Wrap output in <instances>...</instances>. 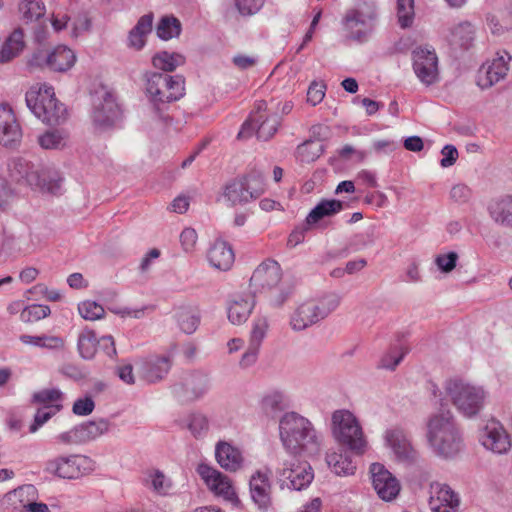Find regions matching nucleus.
Listing matches in <instances>:
<instances>
[{
  "label": "nucleus",
  "mask_w": 512,
  "mask_h": 512,
  "mask_svg": "<svg viewBox=\"0 0 512 512\" xmlns=\"http://www.w3.org/2000/svg\"><path fill=\"white\" fill-rule=\"evenodd\" d=\"M279 436L292 456H311L319 452L322 437L312 422L296 412L285 413L279 421Z\"/></svg>",
  "instance_id": "obj_1"
},
{
  "label": "nucleus",
  "mask_w": 512,
  "mask_h": 512,
  "mask_svg": "<svg viewBox=\"0 0 512 512\" xmlns=\"http://www.w3.org/2000/svg\"><path fill=\"white\" fill-rule=\"evenodd\" d=\"M426 439L432 452L444 459L454 458L463 447L462 436L450 411L437 412L428 417Z\"/></svg>",
  "instance_id": "obj_2"
},
{
  "label": "nucleus",
  "mask_w": 512,
  "mask_h": 512,
  "mask_svg": "<svg viewBox=\"0 0 512 512\" xmlns=\"http://www.w3.org/2000/svg\"><path fill=\"white\" fill-rule=\"evenodd\" d=\"M331 434L340 447L354 455H363L368 449L362 425L350 410L339 409L332 413Z\"/></svg>",
  "instance_id": "obj_3"
},
{
  "label": "nucleus",
  "mask_w": 512,
  "mask_h": 512,
  "mask_svg": "<svg viewBox=\"0 0 512 512\" xmlns=\"http://www.w3.org/2000/svg\"><path fill=\"white\" fill-rule=\"evenodd\" d=\"M10 175L14 180L26 183L42 192L57 195L61 191L62 178L56 170L39 165L36 166L22 158L12 161Z\"/></svg>",
  "instance_id": "obj_4"
},
{
  "label": "nucleus",
  "mask_w": 512,
  "mask_h": 512,
  "mask_svg": "<svg viewBox=\"0 0 512 512\" xmlns=\"http://www.w3.org/2000/svg\"><path fill=\"white\" fill-rule=\"evenodd\" d=\"M26 103L43 123L57 125L67 118L66 108L55 98L54 89L46 83H35L26 92Z\"/></svg>",
  "instance_id": "obj_5"
},
{
  "label": "nucleus",
  "mask_w": 512,
  "mask_h": 512,
  "mask_svg": "<svg viewBox=\"0 0 512 512\" xmlns=\"http://www.w3.org/2000/svg\"><path fill=\"white\" fill-rule=\"evenodd\" d=\"M447 397L463 416H476L484 407L487 391L483 386L460 379L451 378L444 385Z\"/></svg>",
  "instance_id": "obj_6"
},
{
  "label": "nucleus",
  "mask_w": 512,
  "mask_h": 512,
  "mask_svg": "<svg viewBox=\"0 0 512 512\" xmlns=\"http://www.w3.org/2000/svg\"><path fill=\"white\" fill-rule=\"evenodd\" d=\"M266 190L264 173L253 169L245 175L228 181L222 192V198L229 207L245 205L259 198Z\"/></svg>",
  "instance_id": "obj_7"
},
{
  "label": "nucleus",
  "mask_w": 512,
  "mask_h": 512,
  "mask_svg": "<svg viewBox=\"0 0 512 512\" xmlns=\"http://www.w3.org/2000/svg\"><path fill=\"white\" fill-rule=\"evenodd\" d=\"M279 126L280 118L276 113V105L273 102L259 101L249 119L242 125L238 138H248L255 131L258 139L267 141L275 135Z\"/></svg>",
  "instance_id": "obj_8"
},
{
  "label": "nucleus",
  "mask_w": 512,
  "mask_h": 512,
  "mask_svg": "<svg viewBox=\"0 0 512 512\" xmlns=\"http://www.w3.org/2000/svg\"><path fill=\"white\" fill-rule=\"evenodd\" d=\"M184 91V78L180 75L152 73L146 81L147 96L155 106L179 100Z\"/></svg>",
  "instance_id": "obj_9"
},
{
  "label": "nucleus",
  "mask_w": 512,
  "mask_h": 512,
  "mask_svg": "<svg viewBox=\"0 0 512 512\" xmlns=\"http://www.w3.org/2000/svg\"><path fill=\"white\" fill-rule=\"evenodd\" d=\"M91 470V460L79 454L59 455L46 461L44 471L62 479H77Z\"/></svg>",
  "instance_id": "obj_10"
},
{
  "label": "nucleus",
  "mask_w": 512,
  "mask_h": 512,
  "mask_svg": "<svg viewBox=\"0 0 512 512\" xmlns=\"http://www.w3.org/2000/svg\"><path fill=\"white\" fill-rule=\"evenodd\" d=\"M196 472L214 496L233 505L239 504V498L230 477L206 463L198 464Z\"/></svg>",
  "instance_id": "obj_11"
},
{
  "label": "nucleus",
  "mask_w": 512,
  "mask_h": 512,
  "mask_svg": "<svg viewBox=\"0 0 512 512\" xmlns=\"http://www.w3.org/2000/svg\"><path fill=\"white\" fill-rule=\"evenodd\" d=\"M76 62L75 53L65 45L52 49H40L34 52L28 60L30 67L48 68L55 72H65Z\"/></svg>",
  "instance_id": "obj_12"
},
{
  "label": "nucleus",
  "mask_w": 512,
  "mask_h": 512,
  "mask_svg": "<svg viewBox=\"0 0 512 512\" xmlns=\"http://www.w3.org/2000/svg\"><path fill=\"white\" fill-rule=\"evenodd\" d=\"M120 116L114 95L105 88L93 96L92 121L96 129L104 131L113 127Z\"/></svg>",
  "instance_id": "obj_13"
},
{
  "label": "nucleus",
  "mask_w": 512,
  "mask_h": 512,
  "mask_svg": "<svg viewBox=\"0 0 512 512\" xmlns=\"http://www.w3.org/2000/svg\"><path fill=\"white\" fill-rule=\"evenodd\" d=\"M412 67L422 84L431 86L439 81L438 57L433 48L420 46L413 49Z\"/></svg>",
  "instance_id": "obj_14"
},
{
  "label": "nucleus",
  "mask_w": 512,
  "mask_h": 512,
  "mask_svg": "<svg viewBox=\"0 0 512 512\" xmlns=\"http://www.w3.org/2000/svg\"><path fill=\"white\" fill-rule=\"evenodd\" d=\"M376 17V5L372 0H357L355 7L345 15L344 25L352 39L360 40L366 35V31H354V28L358 25L369 27Z\"/></svg>",
  "instance_id": "obj_15"
},
{
  "label": "nucleus",
  "mask_w": 512,
  "mask_h": 512,
  "mask_svg": "<svg viewBox=\"0 0 512 512\" xmlns=\"http://www.w3.org/2000/svg\"><path fill=\"white\" fill-rule=\"evenodd\" d=\"M370 474L373 489L381 500L391 502L397 498L401 491V484L384 465L371 464Z\"/></svg>",
  "instance_id": "obj_16"
},
{
  "label": "nucleus",
  "mask_w": 512,
  "mask_h": 512,
  "mask_svg": "<svg viewBox=\"0 0 512 512\" xmlns=\"http://www.w3.org/2000/svg\"><path fill=\"white\" fill-rule=\"evenodd\" d=\"M510 60L511 56L508 52H497L496 57L488 60L479 69L477 84L482 89H486L505 79Z\"/></svg>",
  "instance_id": "obj_17"
},
{
  "label": "nucleus",
  "mask_w": 512,
  "mask_h": 512,
  "mask_svg": "<svg viewBox=\"0 0 512 512\" xmlns=\"http://www.w3.org/2000/svg\"><path fill=\"white\" fill-rule=\"evenodd\" d=\"M277 474L288 480L287 487L294 490H302L307 487L313 480V472L307 463L303 462H289L288 460L281 459L277 467Z\"/></svg>",
  "instance_id": "obj_18"
},
{
  "label": "nucleus",
  "mask_w": 512,
  "mask_h": 512,
  "mask_svg": "<svg viewBox=\"0 0 512 512\" xmlns=\"http://www.w3.org/2000/svg\"><path fill=\"white\" fill-rule=\"evenodd\" d=\"M282 279V269L278 262L267 259L259 264L250 277V288L254 293H262L278 285Z\"/></svg>",
  "instance_id": "obj_19"
},
{
  "label": "nucleus",
  "mask_w": 512,
  "mask_h": 512,
  "mask_svg": "<svg viewBox=\"0 0 512 512\" xmlns=\"http://www.w3.org/2000/svg\"><path fill=\"white\" fill-rule=\"evenodd\" d=\"M480 442L487 450L496 454L506 453L510 447V438L502 424L496 420H490L480 433Z\"/></svg>",
  "instance_id": "obj_20"
},
{
  "label": "nucleus",
  "mask_w": 512,
  "mask_h": 512,
  "mask_svg": "<svg viewBox=\"0 0 512 512\" xmlns=\"http://www.w3.org/2000/svg\"><path fill=\"white\" fill-rule=\"evenodd\" d=\"M384 440L386 446L391 449L399 462L411 463L417 459L418 453L402 429L392 428L386 430Z\"/></svg>",
  "instance_id": "obj_21"
},
{
  "label": "nucleus",
  "mask_w": 512,
  "mask_h": 512,
  "mask_svg": "<svg viewBox=\"0 0 512 512\" xmlns=\"http://www.w3.org/2000/svg\"><path fill=\"white\" fill-rule=\"evenodd\" d=\"M459 505L457 494L446 484L431 483L429 506L432 512H453Z\"/></svg>",
  "instance_id": "obj_22"
},
{
  "label": "nucleus",
  "mask_w": 512,
  "mask_h": 512,
  "mask_svg": "<svg viewBox=\"0 0 512 512\" xmlns=\"http://www.w3.org/2000/svg\"><path fill=\"white\" fill-rule=\"evenodd\" d=\"M171 368L169 356L153 355L147 357L141 364L140 375L148 383H156L165 378Z\"/></svg>",
  "instance_id": "obj_23"
},
{
  "label": "nucleus",
  "mask_w": 512,
  "mask_h": 512,
  "mask_svg": "<svg viewBox=\"0 0 512 512\" xmlns=\"http://www.w3.org/2000/svg\"><path fill=\"white\" fill-rule=\"evenodd\" d=\"M256 304L253 294L236 295L227 305V315L233 325L245 323Z\"/></svg>",
  "instance_id": "obj_24"
},
{
  "label": "nucleus",
  "mask_w": 512,
  "mask_h": 512,
  "mask_svg": "<svg viewBox=\"0 0 512 512\" xmlns=\"http://www.w3.org/2000/svg\"><path fill=\"white\" fill-rule=\"evenodd\" d=\"M22 136L13 110L6 104L0 105V144L10 146Z\"/></svg>",
  "instance_id": "obj_25"
},
{
  "label": "nucleus",
  "mask_w": 512,
  "mask_h": 512,
  "mask_svg": "<svg viewBox=\"0 0 512 512\" xmlns=\"http://www.w3.org/2000/svg\"><path fill=\"white\" fill-rule=\"evenodd\" d=\"M215 458L220 467L228 472L240 470L244 463L240 449L225 441L216 444Z\"/></svg>",
  "instance_id": "obj_26"
},
{
  "label": "nucleus",
  "mask_w": 512,
  "mask_h": 512,
  "mask_svg": "<svg viewBox=\"0 0 512 512\" xmlns=\"http://www.w3.org/2000/svg\"><path fill=\"white\" fill-rule=\"evenodd\" d=\"M315 300L299 304L290 317V326L294 331H302L321 321Z\"/></svg>",
  "instance_id": "obj_27"
},
{
  "label": "nucleus",
  "mask_w": 512,
  "mask_h": 512,
  "mask_svg": "<svg viewBox=\"0 0 512 512\" xmlns=\"http://www.w3.org/2000/svg\"><path fill=\"white\" fill-rule=\"evenodd\" d=\"M207 259L210 265L218 270H229L235 260L234 251L229 243L217 239L207 252Z\"/></svg>",
  "instance_id": "obj_28"
},
{
  "label": "nucleus",
  "mask_w": 512,
  "mask_h": 512,
  "mask_svg": "<svg viewBox=\"0 0 512 512\" xmlns=\"http://www.w3.org/2000/svg\"><path fill=\"white\" fill-rule=\"evenodd\" d=\"M250 494L253 502L266 509L271 503V484L267 473L256 471L249 481Z\"/></svg>",
  "instance_id": "obj_29"
},
{
  "label": "nucleus",
  "mask_w": 512,
  "mask_h": 512,
  "mask_svg": "<svg viewBox=\"0 0 512 512\" xmlns=\"http://www.w3.org/2000/svg\"><path fill=\"white\" fill-rule=\"evenodd\" d=\"M173 318L182 333L192 335L201 323V312L195 305H181L175 309Z\"/></svg>",
  "instance_id": "obj_30"
},
{
  "label": "nucleus",
  "mask_w": 512,
  "mask_h": 512,
  "mask_svg": "<svg viewBox=\"0 0 512 512\" xmlns=\"http://www.w3.org/2000/svg\"><path fill=\"white\" fill-rule=\"evenodd\" d=\"M488 212L495 223L512 227V196L508 195L491 201Z\"/></svg>",
  "instance_id": "obj_31"
},
{
  "label": "nucleus",
  "mask_w": 512,
  "mask_h": 512,
  "mask_svg": "<svg viewBox=\"0 0 512 512\" xmlns=\"http://www.w3.org/2000/svg\"><path fill=\"white\" fill-rule=\"evenodd\" d=\"M475 35V26L469 21H461L449 28L447 39L452 45L468 48L472 45Z\"/></svg>",
  "instance_id": "obj_32"
},
{
  "label": "nucleus",
  "mask_w": 512,
  "mask_h": 512,
  "mask_svg": "<svg viewBox=\"0 0 512 512\" xmlns=\"http://www.w3.org/2000/svg\"><path fill=\"white\" fill-rule=\"evenodd\" d=\"M25 48L24 33L20 28L15 29L4 41L0 49V63H8L19 56Z\"/></svg>",
  "instance_id": "obj_33"
},
{
  "label": "nucleus",
  "mask_w": 512,
  "mask_h": 512,
  "mask_svg": "<svg viewBox=\"0 0 512 512\" xmlns=\"http://www.w3.org/2000/svg\"><path fill=\"white\" fill-rule=\"evenodd\" d=\"M37 490L34 485H22L13 491L6 493V502L15 510L25 509L31 500H35Z\"/></svg>",
  "instance_id": "obj_34"
},
{
  "label": "nucleus",
  "mask_w": 512,
  "mask_h": 512,
  "mask_svg": "<svg viewBox=\"0 0 512 512\" xmlns=\"http://www.w3.org/2000/svg\"><path fill=\"white\" fill-rule=\"evenodd\" d=\"M326 462L330 469L339 476L353 475L356 470L351 457L347 453L331 451L326 454Z\"/></svg>",
  "instance_id": "obj_35"
},
{
  "label": "nucleus",
  "mask_w": 512,
  "mask_h": 512,
  "mask_svg": "<svg viewBox=\"0 0 512 512\" xmlns=\"http://www.w3.org/2000/svg\"><path fill=\"white\" fill-rule=\"evenodd\" d=\"M342 208L343 204L339 200H322L307 215L306 222L308 225L315 224L324 217L340 212Z\"/></svg>",
  "instance_id": "obj_36"
},
{
  "label": "nucleus",
  "mask_w": 512,
  "mask_h": 512,
  "mask_svg": "<svg viewBox=\"0 0 512 512\" xmlns=\"http://www.w3.org/2000/svg\"><path fill=\"white\" fill-rule=\"evenodd\" d=\"M261 413L267 418H274L277 413L284 409V396L279 391L265 393L259 402Z\"/></svg>",
  "instance_id": "obj_37"
},
{
  "label": "nucleus",
  "mask_w": 512,
  "mask_h": 512,
  "mask_svg": "<svg viewBox=\"0 0 512 512\" xmlns=\"http://www.w3.org/2000/svg\"><path fill=\"white\" fill-rule=\"evenodd\" d=\"M263 293L270 307L281 308L292 295L293 287L289 283L280 281L278 285L265 290Z\"/></svg>",
  "instance_id": "obj_38"
},
{
  "label": "nucleus",
  "mask_w": 512,
  "mask_h": 512,
  "mask_svg": "<svg viewBox=\"0 0 512 512\" xmlns=\"http://www.w3.org/2000/svg\"><path fill=\"white\" fill-rule=\"evenodd\" d=\"M324 152V145L319 140H308L300 144L296 150V158L303 163L317 160Z\"/></svg>",
  "instance_id": "obj_39"
},
{
  "label": "nucleus",
  "mask_w": 512,
  "mask_h": 512,
  "mask_svg": "<svg viewBox=\"0 0 512 512\" xmlns=\"http://www.w3.org/2000/svg\"><path fill=\"white\" fill-rule=\"evenodd\" d=\"M82 442L93 440L109 430V422L104 419L97 421H88L77 425Z\"/></svg>",
  "instance_id": "obj_40"
},
{
  "label": "nucleus",
  "mask_w": 512,
  "mask_h": 512,
  "mask_svg": "<svg viewBox=\"0 0 512 512\" xmlns=\"http://www.w3.org/2000/svg\"><path fill=\"white\" fill-rule=\"evenodd\" d=\"M184 425L195 438H203L209 430V420L201 412H193L187 415Z\"/></svg>",
  "instance_id": "obj_41"
},
{
  "label": "nucleus",
  "mask_w": 512,
  "mask_h": 512,
  "mask_svg": "<svg viewBox=\"0 0 512 512\" xmlns=\"http://www.w3.org/2000/svg\"><path fill=\"white\" fill-rule=\"evenodd\" d=\"M68 141L69 136L63 130H50L38 137V143L43 149H63Z\"/></svg>",
  "instance_id": "obj_42"
},
{
  "label": "nucleus",
  "mask_w": 512,
  "mask_h": 512,
  "mask_svg": "<svg viewBox=\"0 0 512 512\" xmlns=\"http://www.w3.org/2000/svg\"><path fill=\"white\" fill-rule=\"evenodd\" d=\"M152 63L157 69L172 72L184 63V57L177 53L163 51L153 57Z\"/></svg>",
  "instance_id": "obj_43"
},
{
  "label": "nucleus",
  "mask_w": 512,
  "mask_h": 512,
  "mask_svg": "<svg viewBox=\"0 0 512 512\" xmlns=\"http://www.w3.org/2000/svg\"><path fill=\"white\" fill-rule=\"evenodd\" d=\"M180 32V21L173 16L162 17L156 27L157 36L163 40H170L177 37Z\"/></svg>",
  "instance_id": "obj_44"
},
{
  "label": "nucleus",
  "mask_w": 512,
  "mask_h": 512,
  "mask_svg": "<svg viewBox=\"0 0 512 512\" xmlns=\"http://www.w3.org/2000/svg\"><path fill=\"white\" fill-rule=\"evenodd\" d=\"M270 328V322L266 316H257L252 322L249 344L261 347Z\"/></svg>",
  "instance_id": "obj_45"
},
{
  "label": "nucleus",
  "mask_w": 512,
  "mask_h": 512,
  "mask_svg": "<svg viewBox=\"0 0 512 512\" xmlns=\"http://www.w3.org/2000/svg\"><path fill=\"white\" fill-rule=\"evenodd\" d=\"M96 334L93 331H84L78 338V351L84 359H92L97 351Z\"/></svg>",
  "instance_id": "obj_46"
},
{
  "label": "nucleus",
  "mask_w": 512,
  "mask_h": 512,
  "mask_svg": "<svg viewBox=\"0 0 512 512\" xmlns=\"http://www.w3.org/2000/svg\"><path fill=\"white\" fill-rule=\"evenodd\" d=\"M397 18L402 28H408L414 21V0H397Z\"/></svg>",
  "instance_id": "obj_47"
},
{
  "label": "nucleus",
  "mask_w": 512,
  "mask_h": 512,
  "mask_svg": "<svg viewBox=\"0 0 512 512\" xmlns=\"http://www.w3.org/2000/svg\"><path fill=\"white\" fill-rule=\"evenodd\" d=\"M19 11L24 21L32 22L43 16L44 7L37 0H25L20 3Z\"/></svg>",
  "instance_id": "obj_48"
},
{
  "label": "nucleus",
  "mask_w": 512,
  "mask_h": 512,
  "mask_svg": "<svg viewBox=\"0 0 512 512\" xmlns=\"http://www.w3.org/2000/svg\"><path fill=\"white\" fill-rule=\"evenodd\" d=\"M341 302V296L336 293H329L324 295L318 300H315V304L318 308V312L322 318H326L330 313L335 311Z\"/></svg>",
  "instance_id": "obj_49"
},
{
  "label": "nucleus",
  "mask_w": 512,
  "mask_h": 512,
  "mask_svg": "<svg viewBox=\"0 0 512 512\" xmlns=\"http://www.w3.org/2000/svg\"><path fill=\"white\" fill-rule=\"evenodd\" d=\"M78 311L82 318L89 321L101 319L104 314V308L95 301L86 300L78 305Z\"/></svg>",
  "instance_id": "obj_50"
},
{
  "label": "nucleus",
  "mask_w": 512,
  "mask_h": 512,
  "mask_svg": "<svg viewBox=\"0 0 512 512\" xmlns=\"http://www.w3.org/2000/svg\"><path fill=\"white\" fill-rule=\"evenodd\" d=\"M407 350L403 347H395L389 350L380 360L379 367L394 370L406 355Z\"/></svg>",
  "instance_id": "obj_51"
},
{
  "label": "nucleus",
  "mask_w": 512,
  "mask_h": 512,
  "mask_svg": "<svg viewBox=\"0 0 512 512\" xmlns=\"http://www.w3.org/2000/svg\"><path fill=\"white\" fill-rule=\"evenodd\" d=\"M146 482L149 488L159 495H165L171 486L165 475L158 470L149 473Z\"/></svg>",
  "instance_id": "obj_52"
},
{
  "label": "nucleus",
  "mask_w": 512,
  "mask_h": 512,
  "mask_svg": "<svg viewBox=\"0 0 512 512\" xmlns=\"http://www.w3.org/2000/svg\"><path fill=\"white\" fill-rule=\"evenodd\" d=\"M61 405H46L39 409L34 417V423L30 426V432L34 433L46 423L53 415L60 411Z\"/></svg>",
  "instance_id": "obj_53"
},
{
  "label": "nucleus",
  "mask_w": 512,
  "mask_h": 512,
  "mask_svg": "<svg viewBox=\"0 0 512 512\" xmlns=\"http://www.w3.org/2000/svg\"><path fill=\"white\" fill-rule=\"evenodd\" d=\"M50 314V308L46 305L33 304L26 307L22 313L21 318L26 322H35L46 318Z\"/></svg>",
  "instance_id": "obj_54"
},
{
  "label": "nucleus",
  "mask_w": 512,
  "mask_h": 512,
  "mask_svg": "<svg viewBox=\"0 0 512 512\" xmlns=\"http://www.w3.org/2000/svg\"><path fill=\"white\" fill-rule=\"evenodd\" d=\"M62 399V393L60 390L44 389L33 395V401L36 403H42L46 405H59L58 402Z\"/></svg>",
  "instance_id": "obj_55"
},
{
  "label": "nucleus",
  "mask_w": 512,
  "mask_h": 512,
  "mask_svg": "<svg viewBox=\"0 0 512 512\" xmlns=\"http://www.w3.org/2000/svg\"><path fill=\"white\" fill-rule=\"evenodd\" d=\"M83 443L78 427L75 426L69 431H65L57 435L54 439L55 446H69Z\"/></svg>",
  "instance_id": "obj_56"
},
{
  "label": "nucleus",
  "mask_w": 512,
  "mask_h": 512,
  "mask_svg": "<svg viewBox=\"0 0 512 512\" xmlns=\"http://www.w3.org/2000/svg\"><path fill=\"white\" fill-rule=\"evenodd\" d=\"M40 348L52 352H60L65 349L64 338L56 335H40Z\"/></svg>",
  "instance_id": "obj_57"
},
{
  "label": "nucleus",
  "mask_w": 512,
  "mask_h": 512,
  "mask_svg": "<svg viewBox=\"0 0 512 512\" xmlns=\"http://www.w3.org/2000/svg\"><path fill=\"white\" fill-rule=\"evenodd\" d=\"M457 260L458 254L451 251L446 254L437 255L435 258V264L440 271L449 273L456 267Z\"/></svg>",
  "instance_id": "obj_58"
},
{
  "label": "nucleus",
  "mask_w": 512,
  "mask_h": 512,
  "mask_svg": "<svg viewBox=\"0 0 512 512\" xmlns=\"http://www.w3.org/2000/svg\"><path fill=\"white\" fill-rule=\"evenodd\" d=\"M264 4V0H235L236 8L243 16L256 14Z\"/></svg>",
  "instance_id": "obj_59"
},
{
  "label": "nucleus",
  "mask_w": 512,
  "mask_h": 512,
  "mask_svg": "<svg viewBox=\"0 0 512 512\" xmlns=\"http://www.w3.org/2000/svg\"><path fill=\"white\" fill-rule=\"evenodd\" d=\"M198 235L195 229L185 228L180 234V243L186 253L192 252L197 244Z\"/></svg>",
  "instance_id": "obj_60"
},
{
  "label": "nucleus",
  "mask_w": 512,
  "mask_h": 512,
  "mask_svg": "<svg viewBox=\"0 0 512 512\" xmlns=\"http://www.w3.org/2000/svg\"><path fill=\"white\" fill-rule=\"evenodd\" d=\"M471 196V189L464 184H456L450 190V198L459 204L468 202Z\"/></svg>",
  "instance_id": "obj_61"
},
{
  "label": "nucleus",
  "mask_w": 512,
  "mask_h": 512,
  "mask_svg": "<svg viewBox=\"0 0 512 512\" xmlns=\"http://www.w3.org/2000/svg\"><path fill=\"white\" fill-rule=\"evenodd\" d=\"M325 96V85L323 83L312 82L307 91V101L313 106L319 104Z\"/></svg>",
  "instance_id": "obj_62"
},
{
  "label": "nucleus",
  "mask_w": 512,
  "mask_h": 512,
  "mask_svg": "<svg viewBox=\"0 0 512 512\" xmlns=\"http://www.w3.org/2000/svg\"><path fill=\"white\" fill-rule=\"evenodd\" d=\"M95 407L94 401L90 397L80 398L73 404V412L76 415L86 416L90 414Z\"/></svg>",
  "instance_id": "obj_63"
},
{
  "label": "nucleus",
  "mask_w": 512,
  "mask_h": 512,
  "mask_svg": "<svg viewBox=\"0 0 512 512\" xmlns=\"http://www.w3.org/2000/svg\"><path fill=\"white\" fill-rule=\"evenodd\" d=\"M259 350V347L249 344L247 350L242 355V358L239 362L240 366L242 368H248L254 365L257 361Z\"/></svg>",
  "instance_id": "obj_64"
}]
</instances>
